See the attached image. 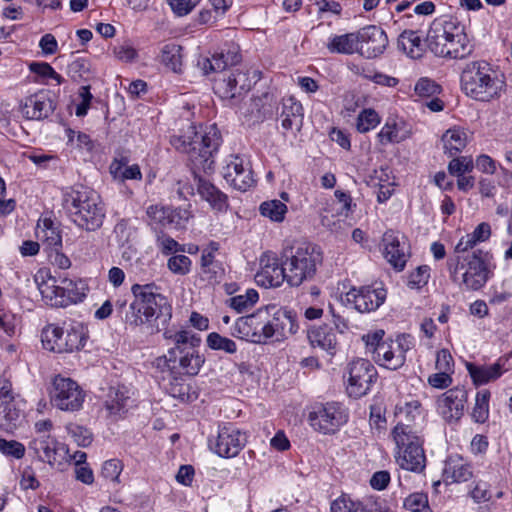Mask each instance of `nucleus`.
Returning a JSON list of instances; mask_svg holds the SVG:
<instances>
[{
	"instance_id": "nucleus-1",
	"label": "nucleus",
	"mask_w": 512,
	"mask_h": 512,
	"mask_svg": "<svg viewBox=\"0 0 512 512\" xmlns=\"http://www.w3.org/2000/svg\"><path fill=\"white\" fill-rule=\"evenodd\" d=\"M163 336L166 340H171L174 346L167 351V354L154 361L157 372L196 376L205 363V357L199 351L200 336L190 330H166Z\"/></svg>"
},
{
	"instance_id": "nucleus-2",
	"label": "nucleus",
	"mask_w": 512,
	"mask_h": 512,
	"mask_svg": "<svg viewBox=\"0 0 512 512\" xmlns=\"http://www.w3.org/2000/svg\"><path fill=\"white\" fill-rule=\"evenodd\" d=\"M451 279L468 291H478L493 278L496 269L493 253L476 249L470 253H455L447 259Z\"/></svg>"
},
{
	"instance_id": "nucleus-3",
	"label": "nucleus",
	"mask_w": 512,
	"mask_h": 512,
	"mask_svg": "<svg viewBox=\"0 0 512 512\" xmlns=\"http://www.w3.org/2000/svg\"><path fill=\"white\" fill-rule=\"evenodd\" d=\"M133 301L125 315L130 327H139L160 320L162 325L170 321L172 307L155 283L134 284L131 287Z\"/></svg>"
},
{
	"instance_id": "nucleus-4",
	"label": "nucleus",
	"mask_w": 512,
	"mask_h": 512,
	"mask_svg": "<svg viewBox=\"0 0 512 512\" xmlns=\"http://www.w3.org/2000/svg\"><path fill=\"white\" fill-rule=\"evenodd\" d=\"M62 205L70 220L86 231L101 228L105 218V208L100 196L85 186H74L62 193Z\"/></svg>"
},
{
	"instance_id": "nucleus-5",
	"label": "nucleus",
	"mask_w": 512,
	"mask_h": 512,
	"mask_svg": "<svg viewBox=\"0 0 512 512\" xmlns=\"http://www.w3.org/2000/svg\"><path fill=\"white\" fill-rule=\"evenodd\" d=\"M426 43L436 56L462 59L470 55L473 45L465 27L456 19H435L427 32Z\"/></svg>"
},
{
	"instance_id": "nucleus-6",
	"label": "nucleus",
	"mask_w": 512,
	"mask_h": 512,
	"mask_svg": "<svg viewBox=\"0 0 512 512\" xmlns=\"http://www.w3.org/2000/svg\"><path fill=\"white\" fill-rule=\"evenodd\" d=\"M171 145L189 155L194 168L208 172L213 170V155L221 143V135L216 125H210L203 133H198L194 126H189L185 135H173Z\"/></svg>"
},
{
	"instance_id": "nucleus-7",
	"label": "nucleus",
	"mask_w": 512,
	"mask_h": 512,
	"mask_svg": "<svg viewBox=\"0 0 512 512\" xmlns=\"http://www.w3.org/2000/svg\"><path fill=\"white\" fill-rule=\"evenodd\" d=\"M284 270L288 274V285L299 287L306 282L313 281L318 269L323 264V251L320 246L303 242L286 246L281 251Z\"/></svg>"
},
{
	"instance_id": "nucleus-8",
	"label": "nucleus",
	"mask_w": 512,
	"mask_h": 512,
	"mask_svg": "<svg viewBox=\"0 0 512 512\" xmlns=\"http://www.w3.org/2000/svg\"><path fill=\"white\" fill-rule=\"evenodd\" d=\"M461 87L470 98L488 102L500 97L504 81L497 77L486 61H473L461 73Z\"/></svg>"
},
{
	"instance_id": "nucleus-9",
	"label": "nucleus",
	"mask_w": 512,
	"mask_h": 512,
	"mask_svg": "<svg viewBox=\"0 0 512 512\" xmlns=\"http://www.w3.org/2000/svg\"><path fill=\"white\" fill-rule=\"evenodd\" d=\"M391 435L397 447V464L404 470L421 473L426 467L423 439L410 424L398 423Z\"/></svg>"
},
{
	"instance_id": "nucleus-10",
	"label": "nucleus",
	"mask_w": 512,
	"mask_h": 512,
	"mask_svg": "<svg viewBox=\"0 0 512 512\" xmlns=\"http://www.w3.org/2000/svg\"><path fill=\"white\" fill-rule=\"evenodd\" d=\"M347 421L348 413L338 402L317 403L308 415L310 426L322 434H334Z\"/></svg>"
},
{
	"instance_id": "nucleus-11",
	"label": "nucleus",
	"mask_w": 512,
	"mask_h": 512,
	"mask_svg": "<svg viewBox=\"0 0 512 512\" xmlns=\"http://www.w3.org/2000/svg\"><path fill=\"white\" fill-rule=\"evenodd\" d=\"M52 406L68 412L82 408L85 393L76 381L71 378L56 375L49 390Z\"/></svg>"
},
{
	"instance_id": "nucleus-12",
	"label": "nucleus",
	"mask_w": 512,
	"mask_h": 512,
	"mask_svg": "<svg viewBox=\"0 0 512 512\" xmlns=\"http://www.w3.org/2000/svg\"><path fill=\"white\" fill-rule=\"evenodd\" d=\"M269 310L258 309L255 313L239 317L231 327V335L252 343H266L268 340L267 318Z\"/></svg>"
},
{
	"instance_id": "nucleus-13",
	"label": "nucleus",
	"mask_w": 512,
	"mask_h": 512,
	"mask_svg": "<svg viewBox=\"0 0 512 512\" xmlns=\"http://www.w3.org/2000/svg\"><path fill=\"white\" fill-rule=\"evenodd\" d=\"M377 370L366 359H356L347 367L346 391L350 397L360 398L368 393L377 379Z\"/></svg>"
},
{
	"instance_id": "nucleus-14",
	"label": "nucleus",
	"mask_w": 512,
	"mask_h": 512,
	"mask_svg": "<svg viewBox=\"0 0 512 512\" xmlns=\"http://www.w3.org/2000/svg\"><path fill=\"white\" fill-rule=\"evenodd\" d=\"M247 438L232 424L220 426L216 436L208 438L210 450L222 458H233L245 447Z\"/></svg>"
},
{
	"instance_id": "nucleus-15",
	"label": "nucleus",
	"mask_w": 512,
	"mask_h": 512,
	"mask_svg": "<svg viewBox=\"0 0 512 512\" xmlns=\"http://www.w3.org/2000/svg\"><path fill=\"white\" fill-rule=\"evenodd\" d=\"M386 296L387 292L382 287L353 286L341 296V302L360 313H369L377 310L384 303Z\"/></svg>"
},
{
	"instance_id": "nucleus-16",
	"label": "nucleus",
	"mask_w": 512,
	"mask_h": 512,
	"mask_svg": "<svg viewBox=\"0 0 512 512\" xmlns=\"http://www.w3.org/2000/svg\"><path fill=\"white\" fill-rule=\"evenodd\" d=\"M260 270L256 273V282L265 287H280L284 282L288 284V274L284 270V262L281 256L272 251L262 253L259 259Z\"/></svg>"
},
{
	"instance_id": "nucleus-17",
	"label": "nucleus",
	"mask_w": 512,
	"mask_h": 512,
	"mask_svg": "<svg viewBox=\"0 0 512 512\" xmlns=\"http://www.w3.org/2000/svg\"><path fill=\"white\" fill-rule=\"evenodd\" d=\"M358 54L366 59H374L384 53L388 46L385 31L376 25H367L357 30Z\"/></svg>"
},
{
	"instance_id": "nucleus-18",
	"label": "nucleus",
	"mask_w": 512,
	"mask_h": 512,
	"mask_svg": "<svg viewBox=\"0 0 512 512\" xmlns=\"http://www.w3.org/2000/svg\"><path fill=\"white\" fill-rule=\"evenodd\" d=\"M468 392L464 387H454L437 400L438 411L449 424H456L464 415Z\"/></svg>"
},
{
	"instance_id": "nucleus-19",
	"label": "nucleus",
	"mask_w": 512,
	"mask_h": 512,
	"mask_svg": "<svg viewBox=\"0 0 512 512\" xmlns=\"http://www.w3.org/2000/svg\"><path fill=\"white\" fill-rule=\"evenodd\" d=\"M266 310H269L267 318L268 339L275 337L279 340L298 331L299 326L293 311L276 305L266 306Z\"/></svg>"
},
{
	"instance_id": "nucleus-20",
	"label": "nucleus",
	"mask_w": 512,
	"mask_h": 512,
	"mask_svg": "<svg viewBox=\"0 0 512 512\" xmlns=\"http://www.w3.org/2000/svg\"><path fill=\"white\" fill-rule=\"evenodd\" d=\"M250 87L248 75L236 69L215 79L213 89L221 99L230 101L249 91Z\"/></svg>"
},
{
	"instance_id": "nucleus-21",
	"label": "nucleus",
	"mask_w": 512,
	"mask_h": 512,
	"mask_svg": "<svg viewBox=\"0 0 512 512\" xmlns=\"http://www.w3.org/2000/svg\"><path fill=\"white\" fill-rule=\"evenodd\" d=\"M384 258L397 271L405 268L410 256L408 243L403 235L389 230L382 237Z\"/></svg>"
},
{
	"instance_id": "nucleus-22",
	"label": "nucleus",
	"mask_w": 512,
	"mask_h": 512,
	"mask_svg": "<svg viewBox=\"0 0 512 512\" xmlns=\"http://www.w3.org/2000/svg\"><path fill=\"white\" fill-rule=\"evenodd\" d=\"M223 177L232 187L242 192L247 191L255 182L250 164L239 156H231L223 168Z\"/></svg>"
},
{
	"instance_id": "nucleus-23",
	"label": "nucleus",
	"mask_w": 512,
	"mask_h": 512,
	"mask_svg": "<svg viewBox=\"0 0 512 512\" xmlns=\"http://www.w3.org/2000/svg\"><path fill=\"white\" fill-rule=\"evenodd\" d=\"M56 109V102L48 92L40 91L25 99L23 114L32 120L48 118Z\"/></svg>"
},
{
	"instance_id": "nucleus-24",
	"label": "nucleus",
	"mask_w": 512,
	"mask_h": 512,
	"mask_svg": "<svg viewBox=\"0 0 512 512\" xmlns=\"http://www.w3.org/2000/svg\"><path fill=\"white\" fill-rule=\"evenodd\" d=\"M166 392L181 402L189 403L198 398V393L187 381V376L174 375L170 372H159Z\"/></svg>"
},
{
	"instance_id": "nucleus-25",
	"label": "nucleus",
	"mask_w": 512,
	"mask_h": 512,
	"mask_svg": "<svg viewBox=\"0 0 512 512\" xmlns=\"http://www.w3.org/2000/svg\"><path fill=\"white\" fill-rule=\"evenodd\" d=\"M147 214L162 225H170L176 229L184 228L192 217L191 212L185 208H171L152 205L148 207Z\"/></svg>"
},
{
	"instance_id": "nucleus-26",
	"label": "nucleus",
	"mask_w": 512,
	"mask_h": 512,
	"mask_svg": "<svg viewBox=\"0 0 512 512\" xmlns=\"http://www.w3.org/2000/svg\"><path fill=\"white\" fill-rule=\"evenodd\" d=\"M506 357H500L491 365H477L466 363V369L475 386H480L499 379L508 369L505 367Z\"/></svg>"
},
{
	"instance_id": "nucleus-27",
	"label": "nucleus",
	"mask_w": 512,
	"mask_h": 512,
	"mask_svg": "<svg viewBox=\"0 0 512 512\" xmlns=\"http://www.w3.org/2000/svg\"><path fill=\"white\" fill-rule=\"evenodd\" d=\"M473 476L472 466L459 454H452L444 462L442 477L446 483L466 482Z\"/></svg>"
},
{
	"instance_id": "nucleus-28",
	"label": "nucleus",
	"mask_w": 512,
	"mask_h": 512,
	"mask_svg": "<svg viewBox=\"0 0 512 512\" xmlns=\"http://www.w3.org/2000/svg\"><path fill=\"white\" fill-rule=\"evenodd\" d=\"M303 117V107L299 101L292 96L283 98L280 119L281 126L284 130H300Z\"/></svg>"
},
{
	"instance_id": "nucleus-29",
	"label": "nucleus",
	"mask_w": 512,
	"mask_h": 512,
	"mask_svg": "<svg viewBox=\"0 0 512 512\" xmlns=\"http://www.w3.org/2000/svg\"><path fill=\"white\" fill-rule=\"evenodd\" d=\"M183 47L175 42H167L161 48L157 60L167 70L175 73H183Z\"/></svg>"
},
{
	"instance_id": "nucleus-30",
	"label": "nucleus",
	"mask_w": 512,
	"mask_h": 512,
	"mask_svg": "<svg viewBox=\"0 0 512 512\" xmlns=\"http://www.w3.org/2000/svg\"><path fill=\"white\" fill-rule=\"evenodd\" d=\"M131 400V391L125 385L111 386L106 395L105 407L112 415H121L128 410Z\"/></svg>"
},
{
	"instance_id": "nucleus-31",
	"label": "nucleus",
	"mask_w": 512,
	"mask_h": 512,
	"mask_svg": "<svg viewBox=\"0 0 512 512\" xmlns=\"http://www.w3.org/2000/svg\"><path fill=\"white\" fill-rule=\"evenodd\" d=\"M29 449L34 451L40 461L53 465L59 451L64 450V447L50 436H40L30 442Z\"/></svg>"
},
{
	"instance_id": "nucleus-32",
	"label": "nucleus",
	"mask_w": 512,
	"mask_h": 512,
	"mask_svg": "<svg viewBox=\"0 0 512 512\" xmlns=\"http://www.w3.org/2000/svg\"><path fill=\"white\" fill-rule=\"evenodd\" d=\"M240 61L237 47H230L220 52H215L211 58H205L202 62V69L205 74L210 72H222L228 66L235 65Z\"/></svg>"
},
{
	"instance_id": "nucleus-33",
	"label": "nucleus",
	"mask_w": 512,
	"mask_h": 512,
	"mask_svg": "<svg viewBox=\"0 0 512 512\" xmlns=\"http://www.w3.org/2000/svg\"><path fill=\"white\" fill-rule=\"evenodd\" d=\"M491 225L488 222L478 224L471 233L461 237L456 244L455 253H470L474 248L491 237Z\"/></svg>"
},
{
	"instance_id": "nucleus-34",
	"label": "nucleus",
	"mask_w": 512,
	"mask_h": 512,
	"mask_svg": "<svg viewBox=\"0 0 512 512\" xmlns=\"http://www.w3.org/2000/svg\"><path fill=\"white\" fill-rule=\"evenodd\" d=\"M197 191L199 195L207 201L210 206L218 211H223L228 207V197L222 191H220L211 182L197 177Z\"/></svg>"
},
{
	"instance_id": "nucleus-35",
	"label": "nucleus",
	"mask_w": 512,
	"mask_h": 512,
	"mask_svg": "<svg viewBox=\"0 0 512 512\" xmlns=\"http://www.w3.org/2000/svg\"><path fill=\"white\" fill-rule=\"evenodd\" d=\"M373 357L379 365L390 370H397L405 363V358L397 353L393 340L379 345Z\"/></svg>"
},
{
	"instance_id": "nucleus-36",
	"label": "nucleus",
	"mask_w": 512,
	"mask_h": 512,
	"mask_svg": "<svg viewBox=\"0 0 512 512\" xmlns=\"http://www.w3.org/2000/svg\"><path fill=\"white\" fill-rule=\"evenodd\" d=\"M36 235L42 241L46 250H61L62 235L59 227L55 226L52 220L44 219L42 226L37 225Z\"/></svg>"
},
{
	"instance_id": "nucleus-37",
	"label": "nucleus",
	"mask_w": 512,
	"mask_h": 512,
	"mask_svg": "<svg viewBox=\"0 0 512 512\" xmlns=\"http://www.w3.org/2000/svg\"><path fill=\"white\" fill-rule=\"evenodd\" d=\"M42 342L50 351L67 353L66 328L49 324L42 332Z\"/></svg>"
},
{
	"instance_id": "nucleus-38",
	"label": "nucleus",
	"mask_w": 512,
	"mask_h": 512,
	"mask_svg": "<svg viewBox=\"0 0 512 512\" xmlns=\"http://www.w3.org/2000/svg\"><path fill=\"white\" fill-rule=\"evenodd\" d=\"M330 53L352 55L358 54L357 31L342 35H332L327 44Z\"/></svg>"
},
{
	"instance_id": "nucleus-39",
	"label": "nucleus",
	"mask_w": 512,
	"mask_h": 512,
	"mask_svg": "<svg viewBox=\"0 0 512 512\" xmlns=\"http://www.w3.org/2000/svg\"><path fill=\"white\" fill-rule=\"evenodd\" d=\"M445 154L453 157L460 153L467 145L466 132L458 127L448 129L442 136Z\"/></svg>"
},
{
	"instance_id": "nucleus-40",
	"label": "nucleus",
	"mask_w": 512,
	"mask_h": 512,
	"mask_svg": "<svg viewBox=\"0 0 512 512\" xmlns=\"http://www.w3.org/2000/svg\"><path fill=\"white\" fill-rule=\"evenodd\" d=\"M308 338L313 346H318L326 351H333L336 348V334L328 325L311 328Z\"/></svg>"
},
{
	"instance_id": "nucleus-41",
	"label": "nucleus",
	"mask_w": 512,
	"mask_h": 512,
	"mask_svg": "<svg viewBox=\"0 0 512 512\" xmlns=\"http://www.w3.org/2000/svg\"><path fill=\"white\" fill-rule=\"evenodd\" d=\"M23 421L24 413L14 402H6L0 411V428L6 432H13Z\"/></svg>"
},
{
	"instance_id": "nucleus-42",
	"label": "nucleus",
	"mask_w": 512,
	"mask_h": 512,
	"mask_svg": "<svg viewBox=\"0 0 512 512\" xmlns=\"http://www.w3.org/2000/svg\"><path fill=\"white\" fill-rule=\"evenodd\" d=\"M65 284L57 285L55 279H50L47 282L39 285V290L42 296L51 301V305L57 307L69 306L68 298H65Z\"/></svg>"
},
{
	"instance_id": "nucleus-43",
	"label": "nucleus",
	"mask_w": 512,
	"mask_h": 512,
	"mask_svg": "<svg viewBox=\"0 0 512 512\" xmlns=\"http://www.w3.org/2000/svg\"><path fill=\"white\" fill-rule=\"evenodd\" d=\"M397 45L411 58H419L424 50L420 36L413 30H404L398 37Z\"/></svg>"
},
{
	"instance_id": "nucleus-44",
	"label": "nucleus",
	"mask_w": 512,
	"mask_h": 512,
	"mask_svg": "<svg viewBox=\"0 0 512 512\" xmlns=\"http://www.w3.org/2000/svg\"><path fill=\"white\" fill-rule=\"evenodd\" d=\"M88 338L87 328L79 322H74L66 327L67 353L84 347Z\"/></svg>"
},
{
	"instance_id": "nucleus-45",
	"label": "nucleus",
	"mask_w": 512,
	"mask_h": 512,
	"mask_svg": "<svg viewBox=\"0 0 512 512\" xmlns=\"http://www.w3.org/2000/svg\"><path fill=\"white\" fill-rule=\"evenodd\" d=\"M110 173L114 179H118L120 181L142 179V173L139 165L133 164L131 166H125L124 163L117 160L113 161L110 165Z\"/></svg>"
},
{
	"instance_id": "nucleus-46",
	"label": "nucleus",
	"mask_w": 512,
	"mask_h": 512,
	"mask_svg": "<svg viewBox=\"0 0 512 512\" xmlns=\"http://www.w3.org/2000/svg\"><path fill=\"white\" fill-rule=\"evenodd\" d=\"M422 414V404L418 400L400 401L395 406V416L411 423Z\"/></svg>"
},
{
	"instance_id": "nucleus-47",
	"label": "nucleus",
	"mask_w": 512,
	"mask_h": 512,
	"mask_svg": "<svg viewBox=\"0 0 512 512\" xmlns=\"http://www.w3.org/2000/svg\"><path fill=\"white\" fill-rule=\"evenodd\" d=\"M490 391L483 389L476 394L475 405L471 416L476 423H484L489 417Z\"/></svg>"
},
{
	"instance_id": "nucleus-48",
	"label": "nucleus",
	"mask_w": 512,
	"mask_h": 512,
	"mask_svg": "<svg viewBox=\"0 0 512 512\" xmlns=\"http://www.w3.org/2000/svg\"><path fill=\"white\" fill-rule=\"evenodd\" d=\"M260 214L274 222H282L287 213V206L280 200L274 199L263 202L259 207Z\"/></svg>"
},
{
	"instance_id": "nucleus-49",
	"label": "nucleus",
	"mask_w": 512,
	"mask_h": 512,
	"mask_svg": "<svg viewBox=\"0 0 512 512\" xmlns=\"http://www.w3.org/2000/svg\"><path fill=\"white\" fill-rule=\"evenodd\" d=\"M259 300V294L255 289H248L245 294H240L229 299V306L238 313L252 308Z\"/></svg>"
},
{
	"instance_id": "nucleus-50",
	"label": "nucleus",
	"mask_w": 512,
	"mask_h": 512,
	"mask_svg": "<svg viewBox=\"0 0 512 512\" xmlns=\"http://www.w3.org/2000/svg\"><path fill=\"white\" fill-rule=\"evenodd\" d=\"M377 137L382 145H386L387 143H400L408 136L404 133H400L398 125L395 122H386Z\"/></svg>"
},
{
	"instance_id": "nucleus-51",
	"label": "nucleus",
	"mask_w": 512,
	"mask_h": 512,
	"mask_svg": "<svg viewBox=\"0 0 512 512\" xmlns=\"http://www.w3.org/2000/svg\"><path fill=\"white\" fill-rule=\"evenodd\" d=\"M207 345L212 350H221L229 354H234L237 351L236 343L219 333L212 332L207 336Z\"/></svg>"
},
{
	"instance_id": "nucleus-52",
	"label": "nucleus",
	"mask_w": 512,
	"mask_h": 512,
	"mask_svg": "<svg viewBox=\"0 0 512 512\" xmlns=\"http://www.w3.org/2000/svg\"><path fill=\"white\" fill-rule=\"evenodd\" d=\"M404 508L412 512H432L428 502V495L422 492L410 494L404 500Z\"/></svg>"
},
{
	"instance_id": "nucleus-53",
	"label": "nucleus",
	"mask_w": 512,
	"mask_h": 512,
	"mask_svg": "<svg viewBox=\"0 0 512 512\" xmlns=\"http://www.w3.org/2000/svg\"><path fill=\"white\" fill-rule=\"evenodd\" d=\"M66 430L78 446L87 447L92 443L93 435L88 428L76 423H69Z\"/></svg>"
},
{
	"instance_id": "nucleus-54",
	"label": "nucleus",
	"mask_w": 512,
	"mask_h": 512,
	"mask_svg": "<svg viewBox=\"0 0 512 512\" xmlns=\"http://www.w3.org/2000/svg\"><path fill=\"white\" fill-rule=\"evenodd\" d=\"M380 123L378 113L373 109H364L357 117L356 128L360 133L374 129Z\"/></svg>"
},
{
	"instance_id": "nucleus-55",
	"label": "nucleus",
	"mask_w": 512,
	"mask_h": 512,
	"mask_svg": "<svg viewBox=\"0 0 512 512\" xmlns=\"http://www.w3.org/2000/svg\"><path fill=\"white\" fill-rule=\"evenodd\" d=\"M331 512H372L361 502H355L345 497H339L331 503Z\"/></svg>"
},
{
	"instance_id": "nucleus-56",
	"label": "nucleus",
	"mask_w": 512,
	"mask_h": 512,
	"mask_svg": "<svg viewBox=\"0 0 512 512\" xmlns=\"http://www.w3.org/2000/svg\"><path fill=\"white\" fill-rule=\"evenodd\" d=\"M123 470V463L119 459H109L105 461L101 468V476L107 481L119 483V477Z\"/></svg>"
},
{
	"instance_id": "nucleus-57",
	"label": "nucleus",
	"mask_w": 512,
	"mask_h": 512,
	"mask_svg": "<svg viewBox=\"0 0 512 512\" xmlns=\"http://www.w3.org/2000/svg\"><path fill=\"white\" fill-rule=\"evenodd\" d=\"M66 72L73 81L78 82L89 73V63L84 58H77L68 64Z\"/></svg>"
},
{
	"instance_id": "nucleus-58",
	"label": "nucleus",
	"mask_w": 512,
	"mask_h": 512,
	"mask_svg": "<svg viewBox=\"0 0 512 512\" xmlns=\"http://www.w3.org/2000/svg\"><path fill=\"white\" fill-rule=\"evenodd\" d=\"M169 270L178 275H186L190 272L191 260L186 255H175L168 259Z\"/></svg>"
},
{
	"instance_id": "nucleus-59",
	"label": "nucleus",
	"mask_w": 512,
	"mask_h": 512,
	"mask_svg": "<svg viewBox=\"0 0 512 512\" xmlns=\"http://www.w3.org/2000/svg\"><path fill=\"white\" fill-rule=\"evenodd\" d=\"M415 92L420 97H433L441 92V87L431 79L421 78L415 85Z\"/></svg>"
},
{
	"instance_id": "nucleus-60",
	"label": "nucleus",
	"mask_w": 512,
	"mask_h": 512,
	"mask_svg": "<svg viewBox=\"0 0 512 512\" xmlns=\"http://www.w3.org/2000/svg\"><path fill=\"white\" fill-rule=\"evenodd\" d=\"M0 451L6 456L21 459L25 455V446L15 440L0 438Z\"/></svg>"
},
{
	"instance_id": "nucleus-61",
	"label": "nucleus",
	"mask_w": 512,
	"mask_h": 512,
	"mask_svg": "<svg viewBox=\"0 0 512 512\" xmlns=\"http://www.w3.org/2000/svg\"><path fill=\"white\" fill-rule=\"evenodd\" d=\"M157 246L161 249L162 253L165 255L171 254L173 252H184L183 246H181L176 240L172 237L160 232L157 234L156 238Z\"/></svg>"
},
{
	"instance_id": "nucleus-62",
	"label": "nucleus",
	"mask_w": 512,
	"mask_h": 512,
	"mask_svg": "<svg viewBox=\"0 0 512 512\" xmlns=\"http://www.w3.org/2000/svg\"><path fill=\"white\" fill-rule=\"evenodd\" d=\"M473 169L472 159L469 157H456L452 159L448 165V171L451 175L457 177Z\"/></svg>"
},
{
	"instance_id": "nucleus-63",
	"label": "nucleus",
	"mask_w": 512,
	"mask_h": 512,
	"mask_svg": "<svg viewBox=\"0 0 512 512\" xmlns=\"http://www.w3.org/2000/svg\"><path fill=\"white\" fill-rule=\"evenodd\" d=\"M429 276L428 266H419L414 272L410 274L408 278V286L413 289L421 288L428 282Z\"/></svg>"
},
{
	"instance_id": "nucleus-64",
	"label": "nucleus",
	"mask_w": 512,
	"mask_h": 512,
	"mask_svg": "<svg viewBox=\"0 0 512 512\" xmlns=\"http://www.w3.org/2000/svg\"><path fill=\"white\" fill-rule=\"evenodd\" d=\"M435 366L438 371L452 372L454 361L451 353L447 349L438 351Z\"/></svg>"
}]
</instances>
